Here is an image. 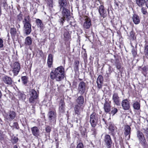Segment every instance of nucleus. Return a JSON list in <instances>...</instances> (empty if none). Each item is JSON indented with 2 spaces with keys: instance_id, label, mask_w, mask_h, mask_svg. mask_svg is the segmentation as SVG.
<instances>
[{
  "instance_id": "nucleus-8",
  "label": "nucleus",
  "mask_w": 148,
  "mask_h": 148,
  "mask_svg": "<svg viewBox=\"0 0 148 148\" xmlns=\"http://www.w3.org/2000/svg\"><path fill=\"white\" fill-rule=\"evenodd\" d=\"M11 67L14 75L16 76L18 74L20 69V64L17 62H15L11 66Z\"/></svg>"
},
{
  "instance_id": "nucleus-18",
  "label": "nucleus",
  "mask_w": 148,
  "mask_h": 148,
  "mask_svg": "<svg viewBox=\"0 0 148 148\" xmlns=\"http://www.w3.org/2000/svg\"><path fill=\"white\" fill-rule=\"evenodd\" d=\"M91 21L90 19L88 17H86L84 20L83 24V27L86 29L90 28L91 25Z\"/></svg>"
},
{
  "instance_id": "nucleus-14",
  "label": "nucleus",
  "mask_w": 148,
  "mask_h": 148,
  "mask_svg": "<svg viewBox=\"0 0 148 148\" xmlns=\"http://www.w3.org/2000/svg\"><path fill=\"white\" fill-rule=\"evenodd\" d=\"M69 27L67 26L65 27L64 30V37L67 40L70 37V36L69 34V32H71L72 31H70V30L72 27L70 26L69 28Z\"/></svg>"
},
{
  "instance_id": "nucleus-30",
  "label": "nucleus",
  "mask_w": 148,
  "mask_h": 148,
  "mask_svg": "<svg viewBox=\"0 0 148 148\" xmlns=\"http://www.w3.org/2000/svg\"><path fill=\"white\" fill-rule=\"evenodd\" d=\"M144 53L146 57L148 59V45H145L144 47Z\"/></svg>"
},
{
  "instance_id": "nucleus-52",
  "label": "nucleus",
  "mask_w": 148,
  "mask_h": 148,
  "mask_svg": "<svg viewBox=\"0 0 148 148\" xmlns=\"http://www.w3.org/2000/svg\"><path fill=\"white\" fill-rule=\"evenodd\" d=\"M92 134L95 135L96 134V130L93 128L92 130Z\"/></svg>"
},
{
  "instance_id": "nucleus-24",
  "label": "nucleus",
  "mask_w": 148,
  "mask_h": 148,
  "mask_svg": "<svg viewBox=\"0 0 148 148\" xmlns=\"http://www.w3.org/2000/svg\"><path fill=\"white\" fill-rule=\"evenodd\" d=\"M53 56L52 54H50L48 57L47 63L48 66L50 68L52 64Z\"/></svg>"
},
{
  "instance_id": "nucleus-41",
  "label": "nucleus",
  "mask_w": 148,
  "mask_h": 148,
  "mask_svg": "<svg viewBox=\"0 0 148 148\" xmlns=\"http://www.w3.org/2000/svg\"><path fill=\"white\" fill-rule=\"evenodd\" d=\"M74 64L75 66V68L76 69H78L79 64V61L77 60H75Z\"/></svg>"
},
{
  "instance_id": "nucleus-50",
  "label": "nucleus",
  "mask_w": 148,
  "mask_h": 148,
  "mask_svg": "<svg viewBox=\"0 0 148 148\" xmlns=\"http://www.w3.org/2000/svg\"><path fill=\"white\" fill-rule=\"evenodd\" d=\"M3 40L0 38V48H2L3 47Z\"/></svg>"
},
{
  "instance_id": "nucleus-61",
  "label": "nucleus",
  "mask_w": 148,
  "mask_h": 148,
  "mask_svg": "<svg viewBox=\"0 0 148 148\" xmlns=\"http://www.w3.org/2000/svg\"><path fill=\"white\" fill-rule=\"evenodd\" d=\"M79 80H80V81H82V79H80V78H79Z\"/></svg>"
},
{
  "instance_id": "nucleus-58",
  "label": "nucleus",
  "mask_w": 148,
  "mask_h": 148,
  "mask_svg": "<svg viewBox=\"0 0 148 148\" xmlns=\"http://www.w3.org/2000/svg\"><path fill=\"white\" fill-rule=\"evenodd\" d=\"M2 96V93H1V90H0V99L1 98Z\"/></svg>"
},
{
  "instance_id": "nucleus-49",
  "label": "nucleus",
  "mask_w": 148,
  "mask_h": 148,
  "mask_svg": "<svg viewBox=\"0 0 148 148\" xmlns=\"http://www.w3.org/2000/svg\"><path fill=\"white\" fill-rule=\"evenodd\" d=\"M84 61L86 60L87 59V55L86 53L85 52L82 55Z\"/></svg>"
},
{
  "instance_id": "nucleus-36",
  "label": "nucleus",
  "mask_w": 148,
  "mask_h": 148,
  "mask_svg": "<svg viewBox=\"0 0 148 148\" xmlns=\"http://www.w3.org/2000/svg\"><path fill=\"white\" fill-rule=\"evenodd\" d=\"M135 33L132 30L130 33L129 35H128L129 37H130L131 38L134 39L136 38V37L135 36Z\"/></svg>"
},
{
  "instance_id": "nucleus-47",
  "label": "nucleus",
  "mask_w": 148,
  "mask_h": 148,
  "mask_svg": "<svg viewBox=\"0 0 148 148\" xmlns=\"http://www.w3.org/2000/svg\"><path fill=\"white\" fill-rule=\"evenodd\" d=\"M132 52L133 56L134 57H135L137 54L136 50L134 49V48H133L132 49Z\"/></svg>"
},
{
  "instance_id": "nucleus-15",
  "label": "nucleus",
  "mask_w": 148,
  "mask_h": 148,
  "mask_svg": "<svg viewBox=\"0 0 148 148\" xmlns=\"http://www.w3.org/2000/svg\"><path fill=\"white\" fill-rule=\"evenodd\" d=\"M2 80L4 83L8 85H12L13 82L12 78L7 76L3 77L2 78Z\"/></svg>"
},
{
  "instance_id": "nucleus-62",
  "label": "nucleus",
  "mask_w": 148,
  "mask_h": 148,
  "mask_svg": "<svg viewBox=\"0 0 148 148\" xmlns=\"http://www.w3.org/2000/svg\"><path fill=\"white\" fill-rule=\"evenodd\" d=\"M18 27L19 28L20 27V25L19 24H18Z\"/></svg>"
},
{
  "instance_id": "nucleus-63",
  "label": "nucleus",
  "mask_w": 148,
  "mask_h": 148,
  "mask_svg": "<svg viewBox=\"0 0 148 148\" xmlns=\"http://www.w3.org/2000/svg\"><path fill=\"white\" fill-rule=\"evenodd\" d=\"M18 81L19 82H20V80L19 79V80H18Z\"/></svg>"
},
{
  "instance_id": "nucleus-57",
  "label": "nucleus",
  "mask_w": 148,
  "mask_h": 148,
  "mask_svg": "<svg viewBox=\"0 0 148 148\" xmlns=\"http://www.w3.org/2000/svg\"><path fill=\"white\" fill-rule=\"evenodd\" d=\"M145 3L146 6L148 8V0H147L145 1Z\"/></svg>"
},
{
  "instance_id": "nucleus-43",
  "label": "nucleus",
  "mask_w": 148,
  "mask_h": 148,
  "mask_svg": "<svg viewBox=\"0 0 148 148\" xmlns=\"http://www.w3.org/2000/svg\"><path fill=\"white\" fill-rule=\"evenodd\" d=\"M18 140V138L17 137L14 136L12 139V141L13 143L15 144L16 143Z\"/></svg>"
},
{
  "instance_id": "nucleus-33",
  "label": "nucleus",
  "mask_w": 148,
  "mask_h": 148,
  "mask_svg": "<svg viewBox=\"0 0 148 148\" xmlns=\"http://www.w3.org/2000/svg\"><path fill=\"white\" fill-rule=\"evenodd\" d=\"M10 33L12 36H14L16 33V29L14 28H11L10 30Z\"/></svg>"
},
{
  "instance_id": "nucleus-20",
  "label": "nucleus",
  "mask_w": 148,
  "mask_h": 148,
  "mask_svg": "<svg viewBox=\"0 0 148 148\" xmlns=\"http://www.w3.org/2000/svg\"><path fill=\"white\" fill-rule=\"evenodd\" d=\"M32 134L35 136L38 137L40 135V130L36 126L33 127L31 128Z\"/></svg>"
},
{
  "instance_id": "nucleus-1",
  "label": "nucleus",
  "mask_w": 148,
  "mask_h": 148,
  "mask_svg": "<svg viewBox=\"0 0 148 148\" xmlns=\"http://www.w3.org/2000/svg\"><path fill=\"white\" fill-rule=\"evenodd\" d=\"M64 76V69L62 66H61L51 71L50 74V78L52 79H55L57 81H60L63 79Z\"/></svg>"
},
{
  "instance_id": "nucleus-42",
  "label": "nucleus",
  "mask_w": 148,
  "mask_h": 148,
  "mask_svg": "<svg viewBox=\"0 0 148 148\" xmlns=\"http://www.w3.org/2000/svg\"><path fill=\"white\" fill-rule=\"evenodd\" d=\"M117 111L118 110L117 108H113L111 112V114H112L113 115H114L117 112Z\"/></svg>"
},
{
  "instance_id": "nucleus-45",
  "label": "nucleus",
  "mask_w": 148,
  "mask_h": 148,
  "mask_svg": "<svg viewBox=\"0 0 148 148\" xmlns=\"http://www.w3.org/2000/svg\"><path fill=\"white\" fill-rule=\"evenodd\" d=\"M22 16V14L21 13H20L17 16V19L20 21H21L23 19Z\"/></svg>"
},
{
  "instance_id": "nucleus-55",
  "label": "nucleus",
  "mask_w": 148,
  "mask_h": 148,
  "mask_svg": "<svg viewBox=\"0 0 148 148\" xmlns=\"http://www.w3.org/2000/svg\"><path fill=\"white\" fill-rule=\"evenodd\" d=\"M13 124L16 127H17V126H18V124L16 122H14L13 123Z\"/></svg>"
},
{
  "instance_id": "nucleus-3",
  "label": "nucleus",
  "mask_w": 148,
  "mask_h": 148,
  "mask_svg": "<svg viewBox=\"0 0 148 148\" xmlns=\"http://www.w3.org/2000/svg\"><path fill=\"white\" fill-rule=\"evenodd\" d=\"M137 136L139 141L140 144L144 148H148V145L143 133L139 130L137 132Z\"/></svg>"
},
{
  "instance_id": "nucleus-27",
  "label": "nucleus",
  "mask_w": 148,
  "mask_h": 148,
  "mask_svg": "<svg viewBox=\"0 0 148 148\" xmlns=\"http://www.w3.org/2000/svg\"><path fill=\"white\" fill-rule=\"evenodd\" d=\"M36 23L38 27L42 29L43 26V24L42 21L39 19H37L36 20Z\"/></svg>"
},
{
  "instance_id": "nucleus-34",
  "label": "nucleus",
  "mask_w": 148,
  "mask_h": 148,
  "mask_svg": "<svg viewBox=\"0 0 148 148\" xmlns=\"http://www.w3.org/2000/svg\"><path fill=\"white\" fill-rule=\"evenodd\" d=\"M142 131H143V133L145 134L147 139L148 140V128H143L142 130Z\"/></svg>"
},
{
  "instance_id": "nucleus-48",
  "label": "nucleus",
  "mask_w": 148,
  "mask_h": 148,
  "mask_svg": "<svg viewBox=\"0 0 148 148\" xmlns=\"http://www.w3.org/2000/svg\"><path fill=\"white\" fill-rule=\"evenodd\" d=\"M97 87L99 89H101L102 88L103 83H97Z\"/></svg>"
},
{
  "instance_id": "nucleus-23",
  "label": "nucleus",
  "mask_w": 148,
  "mask_h": 148,
  "mask_svg": "<svg viewBox=\"0 0 148 148\" xmlns=\"http://www.w3.org/2000/svg\"><path fill=\"white\" fill-rule=\"evenodd\" d=\"M132 20L134 23L136 24H138L140 22L139 16L136 14H134L132 16Z\"/></svg>"
},
{
  "instance_id": "nucleus-28",
  "label": "nucleus",
  "mask_w": 148,
  "mask_h": 148,
  "mask_svg": "<svg viewBox=\"0 0 148 148\" xmlns=\"http://www.w3.org/2000/svg\"><path fill=\"white\" fill-rule=\"evenodd\" d=\"M32 42V39L30 37L28 36L26 38L25 42V44L27 45H30L31 44Z\"/></svg>"
},
{
  "instance_id": "nucleus-56",
  "label": "nucleus",
  "mask_w": 148,
  "mask_h": 148,
  "mask_svg": "<svg viewBox=\"0 0 148 148\" xmlns=\"http://www.w3.org/2000/svg\"><path fill=\"white\" fill-rule=\"evenodd\" d=\"M114 3H115V5H116V6L117 7H118L119 5V3L118 2H116L115 0V2H114Z\"/></svg>"
},
{
  "instance_id": "nucleus-19",
  "label": "nucleus",
  "mask_w": 148,
  "mask_h": 148,
  "mask_svg": "<svg viewBox=\"0 0 148 148\" xmlns=\"http://www.w3.org/2000/svg\"><path fill=\"white\" fill-rule=\"evenodd\" d=\"M99 11L101 16L103 18H104L107 15V12L105 10L104 6L102 5L99 6Z\"/></svg>"
},
{
  "instance_id": "nucleus-12",
  "label": "nucleus",
  "mask_w": 148,
  "mask_h": 148,
  "mask_svg": "<svg viewBox=\"0 0 148 148\" xmlns=\"http://www.w3.org/2000/svg\"><path fill=\"white\" fill-rule=\"evenodd\" d=\"M112 99L114 103L117 105H120L121 104V101L118 94L116 92H114L112 95Z\"/></svg>"
},
{
  "instance_id": "nucleus-38",
  "label": "nucleus",
  "mask_w": 148,
  "mask_h": 148,
  "mask_svg": "<svg viewBox=\"0 0 148 148\" xmlns=\"http://www.w3.org/2000/svg\"><path fill=\"white\" fill-rule=\"evenodd\" d=\"M51 128L49 126L47 125L45 127V131L46 132L49 134L50 133L51 131Z\"/></svg>"
},
{
  "instance_id": "nucleus-22",
  "label": "nucleus",
  "mask_w": 148,
  "mask_h": 148,
  "mask_svg": "<svg viewBox=\"0 0 148 148\" xmlns=\"http://www.w3.org/2000/svg\"><path fill=\"white\" fill-rule=\"evenodd\" d=\"M124 129L125 130L124 134L126 136L128 135V137L129 138H130V134L131 128L128 125H125L124 127Z\"/></svg>"
},
{
  "instance_id": "nucleus-29",
  "label": "nucleus",
  "mask_w": 148,
  "mask_h": 148,
  "mask_svg": "<svg viewBox=\"0 0 148 148\" xmlns=\"http://www.w3.org/2000/svg\"><path fill=\"white\" fill-rule=\"evenodd\" d=\"M145 3V0H136L137 4L139 7H142L144 5Z\"/></svg>"
},
{
  "instance_id": "nucleus-21",
  "label": "nucleus",
  "mask_w": 148,
  "mask_h": 148,
  "mask_svg": "<svg viewBox=\"0 0 148 148\" xmlns=\"http://www.w3.org/2000/svg\"><path fill=\"white\" fill-rule=\"evenodd\" d=\"M111 106L110 103L106 101L104 105V108L105 112L108 113L110 112L111 110Z\"/></svg>"
},
{
  "instance_id": "nucleus-25",
  "label": "nucleus",
  "mask_w": 148,
  "mask_h": 148,
  "mask_svg": "<svg viewBox=\"0 0 148 148\" xmlns=\"http://www.w3.org/2000/svg\"><path fill=\"white\" fill-rule=\"evenodd\" d=\"M76 101L77 103V105L82 106L84 102L83 97L82 96H80L77 99Z\"/></svg>"
},
{
  "instance_id": "nucleus-44",
  "label": "nucleus",
  "mask_w": 148,
  "mask_h": 148,
  "mask_svg": "<svg viewBox=\"0 0 148 148\" xmlns=\"http://www.w3.org/2000/svg\"><path fill=\"white\" fill-rule=\"evenodd\" d=\"M141 11L144 14H146L147 13V12L146 8L142 7L141 9Z\"/></svg>"
},
{
  "instance_id": "nucleus-51",
  "label": "nucleus",
  "mask_w": 148,
  "mask_h": 148,
  "mask_svg": "<svg viewBox=\"0 0 148 148\" xmlns=\"http://www.w3.org/2000/svg\"><path fill=\"white\" fill-rule=\"evenodd\" d=\"M116 68L118 69H119L121 67L120 64L119 63H116Z\"/></svg>"
},
{
  "instance_id": "nucleus-11",
  "label": "nucleus",
  "mask_w": 148,
  "mask_h": 148,
  "mask_svg": "<svg viewBox=\"0 0 148 148\" xmlns=\"http://www.w3.org/2000/svg\"><path fill=\"white\" fill-rule=\"evenodd\" d=\"M104 141L107 147L108 148H111L112 146V141L109 135L107 134L105 136Z\"/></svg>"
},
{
  "instance_id": "nucleus-40",
  "label": "nucleus",
  "mask_w": 148,
  "mask_h": 148,
  "mask_svg": "<svg viewBox=\"0 0 148 148\" xmlns=\"http://www.w3.org/2000/svg\"><path fill=\"white\" fill-rule=\"evenodd\" d=\"M53 3L52 0H47V4L50 8H52L53 7Z\"/></svg>"
},
{
  "instance_id": "nucleus-54",
  "label": "nucleus",
  "mask_w": 148,
  "mask_h": 148,
  "mask_svg": "<svg viewBox=\"0 0 148 148\" xmlns=\"http://www.w3.org/2000/svg\"><path fill=\"white\" fill-rule=\"evenodd\" d=\"M101 122L103 123V124H107L105 119L104 118L102 119Z\"/></svg>"
},
{
  "instance_id": "nucleus-16",
  "label": "nucleus",
  "mask_w": 148,
  "mask_h": 148,
  "mask_svg": "<svg viewBox=\"0 0 148 148\" xmlns=\"http://www.w3.org/2000/svg\"><path fill=\"white\" fill-rule=\"evenodd\" d=\"M121 105L123 108L125 110H129L130 107V103L127 99L123 100L122 101Z\"/></svg>"
},
{
  "instance_id": "nucleus-9",
  "label": "nucleus",
  "mask_w": 148,
  "mask_h": 148,
  "mask_svg": "<svg viewBox=\"0 0 148 148\" xmlns=\"http://www.w3.org/2000/svg\"><path fill=\"white\" fill-rule=\"evenodd\" d=\"M86 83L83 81L80 82L78 86V92L81 95H83L86 91Z\"/></svg>"
},
{
  "instance_id": "nucleus-32",
  "label": "nucleus",
  "mask_w": 148,
  "mask_h": 148,
  "mask_svg": "<svg viewBox=\"0 0 148 148\" xmlns=\"http://www.w3.org/2000/svg\"><path fill=\"white\" fill-rule=\"evenodd\" d=\"M133 107L134 109L139 110L140 109V104L138 102H136L133 103Z\"/></svg>"
},
{
  "instance_id": "nucleus-39",
  "label": "nucleus",
  "mask_w": 148,
  "mask_h": 148,
  "mask_svg": "<svg viewBox=\"0 0 148 148\" xmlns=\"http://www.w3.org/2000/svg\"><path fill=\"white\" fill-rule=\"evenodd\" d=\"M142 73L144 74L145 73L146 74L147 72L148 71V67L147 66H144L142 68Z\"/></svg>"
},
{
  "instance_id": "nucleus-2",
  "label": "nucleus",
  "mask_w": 148,
  "mask_h": 148,
  "mask_svg": "<svg viewBox=\"0 0 148 148\" xmlns=\"http://www.w3.org/2000/svg\"><path fill=\"white\" fill-rule=\"evenodd\" d=\"M24 25L23 31L26 35H29L31 33L32 29L30 23V17L29 15L25 16L23 20Z\"/></svg>"
},
{
  "instance_id": "nucleus-26",
  "label": "nucleus",
  "mask_w": 148,
  "mask_h": 148,
  "mask_svg": "<svg viewBox=\"0 0 148 148\" xmlns=\"http://www.w3.org/2000/svg\"><path fill=\"white\" fill-rule=\"evenodd\" d=\"M59 109L60 112L63 113L64 111V103L63 102H61L59 104Z\"/></svg>"
},
{
  "instance_id": "nucleus-37",
  "label": "nucleus",
  "mask_w": 148,
  "mask_h": 148,
  "mask_svg": "<svg viewBox=\"0 0 148 148\" xmlns=\"http://www.w3.org/2000/svg\"><path fill=\"white\" fill-rule=\"evenodd\" d=\"M21 80L23 84H25L27 82V78L25 76H23L21 77Z\"/></svg>"
},
{
  "instance_id": "nucleus-31",
  "label": "nucleus",
  "mask_w": 148,
  "mask_h": 148,
  "mask_svg": "<svg viewBox=\"0 0 148 148\" xmlns=\"http://www.w3.org/2000/svg\"><path fill=\"white\" fill-rule=\"evenodd\" d=\"M116 128V127L112 125H110L109 127V130H110L111 133L113 135H114L115 134V130Z\"/></svg>"
},
{
  "instance_id": "nucleus-13",
  "label": "nucleus",
  "mask_w": 148,
  "mask_h": 148,
  "mask_svg": "<svg viewBox=\"0 0 148 148\" xmlns=\"http://www.w3.org/2000/svg\"><path fill=\"white\" fill-rule=\"evenodd\" d=\"M58 2L60 10H61L62 8H67L69 3L67 0H58Z\"/></svg>"
},
{
  "instance_id": "nucleus-6",
  "label": "nucleus",
  "mask_w": 148,
  "mask_h": 148,
  "mask_svg": "<svg viewBox=\"0 0 148 148\" xmlns=\"http://www.w3.org/2000/svg\"><path fill=\"white\" fill-rule=\"evenodd\" d=\"M30 97L29 101L30 103L34 104L36 103V100L38 97L36 91L33 89H31L29 91Z\"/></svg>"
},
{
  "instance_id": "nucleus-5",
  "label": "nucleus",
  "mask_w": 148,
  "mask_h": 148,
  "mask_svg": "<svg viewBox=\"0 0 148 148\" xmlns=\"http://www.w3.org/2000/svg\"><path fill=\"white\" fill-rule=\"evenodd\" d=\"M49 124L51 125L55 124L56 121L57 113L55 111H51L47 114Z\"/></svg>"
},
{
  "instance_id": "nucleus-17",
  "label": "nucleus",
  "mask_w": 148,
  "mask_h": 148,
  "mask_svg": "<svg viewBox=\"0 0 148 148\" xmlns=\"http://www.w3.org/2000/svg\"><path fill=\"white\" fill-rule=\"evenodd\" d=\"M83 106L82 105H76L74 107V109L75 114L77 115L78 116L80 115V112L83 109Z\"/></svg>"
},
{
  "instance_id": "nucleus-53",
  "label": "nucleus",
  "mask_w": 148,
  "mask_h": 148,
  "mask_svg": "<svg viewBox=\"0 0 148 148\" xmlns=\"http://www.w3.org/2000/svg\"><path fill=\"white\" fill-rule=\"evenodd\" d=\"M108 73H107L108 74H110L112 71L111 70V67L110 66H109L108 68Z\"/></svg>"
},
{
  "instance_id": "nucleus-7",
  "label": "nucleus",
  "mask_w": 148,
  "mask_h": 148,
  "mask_svg": "<svg viewBox=\"0 0 148 148\" xmlns=\"http://www.w3.org/2000/svg\"><path fill=\"white\" fill-rule=\"evenodd\" d=\"M98 120V118L96 114L93 113L90 116V122L92 127H95L96 125Z\"/></svg>"
},
{
  "instance_id": "nucleus-10",
  "label": "nucleus",
  "mask_w": 148,
  "mask_h": 148,
  "mask_svg": "<svg viewBox=\"0 0 148 148\" xmlns=\"http://www.w3.org/2000/svg\"><path fill=\"white\" fill-rule=\"evenodd\" d=\"M15 116V112L13 111H10L5 114L4 117L7 120L10 121L14 119Z\"/></svg>"
},
{
  "instance_id": "nucleus-46",
  "label": "nucleus",
  "mask_w": 148,
  "mask_h": 148,
  "mask_svg": "<svg viewBox=\"0 0 148 148\" xmlns=\"http://www.w3.org/2000/svg\"><path fill=\"white\" fill-rule=\"evenodd\" d=\"M76 148H84L83 143H79L77 145Z\"/></svg>"
},
{
  "instance_id": "nucleus-59",
  "label": "nucleus",
  "mask_w": 148,
  "mask_h": 148,
  "mask_svg": "<svg viewBox=\"0 0 148 148\" xmlns=\"http://www.w3.org/2000/svg\"><path fill=\"white\" fill-rule=\"evenodd\" d=\"M13 148H18L17 146L16 145H15L14 146Z\"/></svg>"
},
{
  "instance_id": "nucleus-4",
  "label": "nucleus",
  "mask_w": 148,
  "mask_h": 148,
  "mask_svg": "<svg viewBox=\"0 0 148 148\" xmlns=\"http://www.w3.org/2000/svg\"><path fill=\"white\" fill-rule=\"evenodd\" d=\"M66 8H62V16L60 17L58 20V22L62 25H63V23L65 21L66 18H67L70 15V11Z\"/></svg>"
},
{
  "instance_id": "nucleus-60",
  "label": "nucleus",
  "mask_w": 148,
  "mask_h": 148,
  "mask_svg": "<svg viewBox=\"0 0 148 148\" xmlns=\"http://www.w3.org/2000/svg\"><path fill=\"white\" fill-rule=\"evenodd\" d=\"M22 96H23V97H25V95H24V94H22Z\"/></svg>"
},
{
  "instance_id": "nucleus-35",
  "label": "nucleus",
  "mask_w": 148,
  "mask_h": 148,
  "mask_svg": "<svg viewBox=\"0 0 148 148\" xmlns=\"http://www.w3.org/2000/svg\"><path fill=\"white\" fill-rule=\"evenodd\" d=\"M97 83H103V77L101 75H99L98 77L97 80Z\"/></svg>"
}]
</instances>
